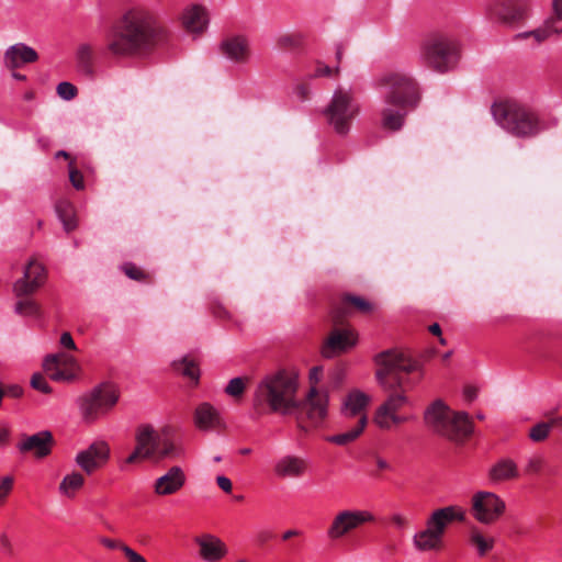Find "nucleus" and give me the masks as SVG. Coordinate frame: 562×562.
Listing matches in <instances>:
<instances>
[{
	"label": "nucleus",
	"instance_id": "nucleus-54",
	"mask_svg": "<svg viewBox=\"0 0 562 562\" xmlns=\"http://www.w3.org/2000/svg\"><path fill=\"white\" fill-rule=\"evenodd\" d=\"M4 391V395H8L13 398H19L23 395V389L18 384H11L7 386Z\"/></svg>",
	"mask_w": 562,
	"mask_h": 562
},
{
	"label": "nucleus",
	"instance_id": "nucleus-39",
	"mask_svg": "<svg viewBox=\"0 0 562 562\" xmlns=\"http://www.w3.org/2000/svg\"><path fill=\"white\" fill-rule=\"evenodd\" d=\"M156 453L161 458L176 459L183 456V449L180 443L167 438L161 441L158 440V449Z\"/></svg>",
	"mask_w": 562,
	"mask_h": 562
},
{
	"label": "nucleus",
	"instance_id": "nucleus-12",
	"mask_svg": "<svg viewBox=\"0 0 562 562\" xmlns=\"http://www.w3.org/2000/svg\"><path fill=\"white\" fill-rule=\"evenodd\" d=\"M505 510V501L493 492L479 491L471 498L472 516L482 525L494 524L503 516Z\"/></svg>",
	"mask_w": 562,
	"mask_h": 562
},
{
	"label": "nucleus",
	"instance_id": "nucleus-36",
	"mask_svg": "<svg viewBox=\"0 0 562 562\" xmlns=\"http://www.w3.org/2000/svg\"><path fill=\"white\" fill-rule=\"evenodd\" d=\"M560 425H562V416L553 417L547 423H538L530 428L529 438L533 442H541L549 437L552 427Z\"/></svg>",
	"mask_w": 562,
	"mask_h": 562
},
{
	"label": "nucleus",
	"instance_id": "nucleus-30",
	"mask_svg": "<svg viewBox=\"0 0 562 562\" xmlns=\"http://www.w3.org/2000/svg\"><path fill=\"white\" fill-rule=\"evenodd\" d=\"M495 538L488 536L477 526H471L468 532V543L479 557H485L495 546Z\"/></svg>",
	"mask_w": 562,
	"mask_h": 562
},
{
	"label": "nucleus",
	"instance_id": "nucleus-48",
	"mask_svg": "<svg viewBox=\"0 0 562 562\" xmlns=\"http://www.w3.org/2000/svg\"><path fill=\"white\" fill-rule=\"evenodd\" d=\"M69 180L77 190L83 189L85 182L82 173L77 169L72 168L71 166L69 169Z\"/></svg>",
	"mask_w": 562,
	"mask_h": 562
},
{
	"label": "nucleus",
	"instance_id": "nucleus-24",
	"mask_svg": "<svg viewBox=\"0 0 562 562\" xmlns=\"http://www.w3.org/2000/svg\"><path fill=\"white\" fill-rule=\"evenodd\" d=\"M187 476L179 465L171 467L165 474L157 477L154 483V492L158 496H168L179 492L186 484Z\"/></svg>",
	"mask_w": 562,
	"mask_h": 562
},
{
	"label": "nucleus",
	"instance_id": "nucleus-42",
	"mask_svg": "<svg viewBox=\"0 0 562 562\" xmlns=\"http://www.w3.org/2000/svg\"><path fill=\"white\" fill-rule=\"evenodd\" d=\"M546 464V459L542 454H532L526 460L525 472L527 474H539Z\"/></svg>",
	"mask_w": 562,
	"mask_h": 562
},
{
	"label": "nucleus",
	"instance_id": "nucleus-25",
	"mask_svg": "<svg viewBox=\"0 0 562 562\" xmlns=\"http://www.w3.org/2000/svg\"><path fill=\"white\" fill-rule=\"evenodd\" d=\"M193 422L195 427L202 431L217 430L225 426L220 411L207 402L200 403L195 407Z\"/></svg>",
	"mask_w": 562,
	"mask_h": 562
},
{
	"label": "nucleus",
	"instance_id": "nucleus-45",
	"mask_svg": "<svg viewBox=\"0 0 562 562\" xmlns=\"http://www.w3.org/2000/svg\"><path fill=\"white\" fill-rule=\"evenodd\" d=\"M31 386L44 394L52 392V387L41 373H34L31 378Z\"/></svg>",
	"mask_w": 562,
	"mask_h": 562
},
{
	"label": "nucleus",
	"instance_id": "nucleus-27",
	"mask_svg": "<svg viewBox=\"0 0 562 562\" xmlns=\"http://www.w3.org/2000/svg\"><path fill=\"white\" fill-rule=\"evenodd\" d=\"M371 402L370 395L360 390L350 391L341 402V414L346 418L367 416L366 409Z\"/></svg>",
	"mask_w": 562,
	"mask_h": 562
},
{
	"label": "nucleus",
	"instance_id": "nucleus-63",
	"mask_svg": "<svg viewBox=\"0 0 562 562\" xmlns=\"http://www.w3.org/2000/svg\"><path fill=\"white\" fill-rule=\"evenodd\" d=\"M336 58H337L338 61H340L341 58H342V47L340 45L337 46Z\"/></svg>",
	"mask_w": 562,
	"mask_h": 562
},
{
	"label": "nucleus",
	"instance_id": "nucleus-47",
	"mask_svg": "<svg viewBox=\"0 0 562 562\" xmlns=\"http://www.w3.org/2000/svg\"><path fill=\"white\" fill-rule=\"evenodd\" d=\"M13 487V477L12 476H4L1 479L0 482V503H2L7 496L11 493Z\"/></svg>",
	"mask_w": 562,
	"mask_h": 562
},
{
	"label": "nucleus",
	"instance_id": "nucleus-11",
	"mask_svg": "<svg viewBox=\"0 0 562 562\" xmlns=\"http://www.w3.org/2000/svg\"><path fill=\"white\" fill-rule=\"evenodd\" d=\"M408 403V397L402 393H392L375 409L373 415L374 425L381 430H392L393 428L413 419L412 415L401 414L400 411Z\"/></svg>",
	"mask_w": 562,
	"mask_h": 562
},
{
	"label": "nucleus",
	"instance_id": "nucleus-1",
	"mask_svg": "<svg viewBox=\"0 0 562 562\" xmlns=\"http://www.w3.org/2000/svg\"><path fill=\"white\" fill-rule=\"evenodd\" d=\"M159 34L155 15L145 8L133 7L112 25L106 49L115 57H131L148 49Z\"/></svg>",
	"mask_w": 562,
	"mask_h": 562
},
{
	"label": "nucleus",
	"instance_id": "nucleus-56",
	"mask_svg": "<svg viewBox=\"0 0 562 562\" xmlns=\"http://www.w3.org/2000/svg\"><path fill=\"white\" fill-rule=\"evenodd\" d=\"M463 396L468 402H472L477 396V387L474 385H467L463 390Z\"/></svg>",
	"mask_w": 562,
	"mask_h": 562
},
{
	"label": "nucleus",
	"instance_id": "nucleus-64",
	"mask_svg": "<svg viewBox=\"0 0 562 562\" xmlns=\"http://www.w3.org/2000/svg\"><path fill=\"white\" fill-rule=\"evenodd\" d=\"M269 539V533L268 532H262L258 536V540L262 543L265 542L266 540Z\"/></svg>",
	"mask_w": 562,
	"mask_h": 562
},
{
	"label": "nucleus",
	"instance_id": "nucleus-29",
	"mask_svg": "<svg viewBox=\"0 0 562 562\" xmlns=\"http://www.w3.org/2000/svg\"><path fill=\"white\" fill-rule=\"evenodd\" d=\"M4 57L10 67L18 68L23 64L34 63L38 55L34 48L24 43H18L5 50Z\"/></svg>",
	"mask_w": 562,
	"mask_h": 562
},
{
	"label": "nucleus",
	"instance_id": "nucleus-26",
	"mask_svg": "<svg viewBox=\"0 0 562 562\" xmlns=\"http://www.w3.org/2000/svg\"><path fill=\"white\" fill-rule=\"evenodd\" d=\"M220 50L224 57L235 64H246L250 58V44L243 35L225 38L221 43Z\"/></svg>",
	"mask_w": 562,
	"mask_h": 562
},
{
	"label": "nucleus",
	"instance_id": "nucleus-31",
	"mask_svg": "<svg viewBox=\"0 0 562 562\" xmlns=\"http://www.w3.org/2000/svg\"><path fill=\"white\" fill-rule=\"evenodd\" d=\"M519 476L517 463L509 458L498 460L488 471V477L493 482L515 480Z\"/></svg>",
	"mask_w": 562,
	"mask_h": 562
},
{
	"label": "nucleus",
	"instance_id": "nucleus-32",
	"mask_svg": "<svg viewBox=\"0 0 562 562\" xmlns=\"http://www.w3.org/2000/svg\"><path fill=\"white\" fill-rule=\"evenodd\" d=\"M367 424L368 417L361 416L360 419L357 420L356 425L350 429L337 435L328 436L326 437V440L338 446H347L359 438V436L363 432Z\"/></svg>",
	"mask_w": 562,
	"mask_h": 562
},
{
	"label": "nucleus",
	"instance_id": "nucleus-35",
	"mask_svg": "<svg viewBox=\"0 0 562 562\" xmlns=\"http://www.w3.org/2000/svg\"><path fill=\"white\" fill-rule=\"evenodd\" d=\"M99 541L108 549L121 550L130 562H147L142 554L120 540L101 537Z\"/></svg>",
	"mask_w": 562,
	"mask_h": 562
},
{
	"label": "nucleus",
	"instance_id": "nucleus-38",
	"mask_svg": "<svg viewBox=\"0 0 562 562\" xmlns=\"http://www.w3.org/2000/svg\"><path fill=\"white\" fill-rule=\"evenodd\" d=\"M56 213L66 232H71L77 227V220L74 215V206L71 203L60 201L56 204Z\"/></svg>",
	"mask_w": 562,
	"mask_h": 562
},
{
	"label": "nucleus",
	"instance_id": "nucleus-17",
	"mask_svg": "<svg viewBox=\"0 0 562 562\" xmlns=\"http://www.w3.org/2000/svg\"><path fill=\"white\" fill-rule=\"evenodd\" d=\"M46 280L45 268L36 260H31L23 270V276L13 283V293L18 297L31 295Z\"/></svg>",
	"mask_w": 562,
	"mask_h": 562
},
{
	"label": "nucleus",
	"instance_id": "nucleus-62",
	"mask_svg": "<svg viewBox=\"0 0 562 562\" xmlns=\"http://www.w3.org/2000/svg\"><path fill=\"white\" fill-rule=\"evenodd\" d=\"M429 331L434 335L439 336L441 334V328H440L439 324L435 323L429 326Z\"/></svg>",
	"mask_w": 562,
	"mask_h": 562
},
{
	"label": "nucleus",
	"instance_id": "nucleus-13",
	"mask_svg": "<svg viewBox=\"0 0 562 562\" xmlns=\"http://www.w3.org/2000/svg\"><path fill=\"white\" fill-rule=\"evenodd\" d=\"M374 515L366 509H344L338 512L327 528L330 540H339L364 524L373 522Z\"/></svg>",
	"mask_w": 562,
	"mask_h": 562
},
{
	"label": "nucleus",
	"instance_id": "nucleus-41",
	"mask_svg": "<svg viewBox=\"0 0 562 562\" xmlns=\"http://www.w3.org/2000/svg\"><path fill=\"white\" fill-rule=\"evenodd\" d=\"M552 33H553V31L550 27L543 26V27L536 29L533 31L518 33V34H516L515 37L517 40H524L529 36H532L537 43H542L546 40H548L552 35Z\"/></svg>",
	"mask_w": 562,
	"mask_h": 562
},
{
	"label": "nucleus",
	"instance_id": "nucleus-55",
	"mask_svg": "<svg viewBox=\"0 0 562 562\" xmlns=\"http://www.w3.org/2000/svg\"><path fill=\"white\" fill-rule=\"evenodd\" d=\"M391 520L394 524V526H396L400 529L405 528L408 522L406 517L400 513H394L391 517Z\"/></svg>",
	"mask_w": 562,
	"mask_h": 562
},
{
	"label": "nucleus",
	"instance_id": "nucleus-28",
	"mask_svg": "<svg viewBox=\"0 0 562 562\" xmlns=\"http://www.w3.org/2000/svg\"><path fill=\"white\" fill-rule=\"evenodd\" d=\"M183 27L190 33H202L209 24L207 11L203 5H188L181 16Z\"/></svg>",
	"mask_w": 562,
	"mask_h": 562
},
{
	"label": "nucleus",
	"instance_id": "nucleus-2",
	"mask_svg": "<svg viewBox=\"0 0 562 562\" xmlns=\"http://www.w3.org/2000/svg\"><path fill=\"white\" fill-rule=\"evenodd\" d=\"M378 86L385 89L384 105L381 112L383 127L397 131L404 124L408 109L419 100L415 80L401 71H389L378 79Z\"/></svg>",
	"mask_w": 562,
	"mask_h": 562
},
{
	"label": "nucleus",
	"instance_id": "nucleus-4",
	"mask_svg": "<svg viewBox=\"0 0 562 562\" xmlns=\"http://www.w3.org/2000/svg\"><path fill=\"white\" fill-rule=\"evenodd\" d=\"M465 510L458 505L435 509L426 520V527L413 536V546L419 552H438L443 547L447 527L453 521H464Z\"/></svg>",
	"mask_w": 562,
	"mask_h": 562
},
{
	"label": "nucleus",
	"instance_id": "nucleus-34",
	"mask_svg": "<svg viewBox=\"0 0 562 562\" xmlns=\"http://www.w3.org/2000/svg\"><path fill=\"white\" fill-rule=\"evenodd\" d=\"M83 484V475L77 471H72L63 477L59 483L58 491L63 496L74 498Z\"/></svg>",
	"mask_w": 562,
	"mask_h": 562
},
{
	"label": "nucleus",
	"instance_id": "nucleus-23",
	"mask_svg": "<svg viewBox=\"0 0 562 562\" xmlns=\"http://www.w3.org/2000/svg\"><path fill=\"white\" fill-rule=\"evenodd\" d=\"M53 443L52 432L49 430H41L33 435L22 436L16 447L22 453L31 452L36 458L42 459L50 453Z\"/></svg>",
	"mask_w": 562,
	"mask_h": 562
},
{
	"label": "nucleus",
	"instance_id": "nucleus-16",
	"mask_svg": "<svg viewBox=\"0 0 562 562\" xmlns=\"http://www.w3.org/2000/svg\"><path fill=\"white\" fill-rule=\"evenodd\" d=\"M43 368L54 381H71L76 376L78 363L74 356L58 352L48 355L43 362Z\"/></svg>",
	"mask_w": 562,
	"mask_h": 562
},
{
	"label": "nucleus",
	"instance_id": "nucleus-22",
	"mask_svg": "<svg viewBox=\"0 0 562 562\" xmlns=\"http://www.w3.org/2000/svg\"><path fill=\"white\" fill-rule=\"evenodd\" d=\"M529 10L527 0H508L496 2L490 8V15L497 21L512 24L522 20Z\"/></svg>",
	"mask_w": 562,
	"mask_h": 562
},
{
	"label": "nucleus",
	"instance_id": "nucleus-5",
	"mask_svg": "<svg viewBox=\"0 0 562 562\" xmlns=\"http://www.w3.org/2000/svg\"><path fill=\"white\" fill-rule=\"evenodd\" d=\"M424 420L434 432L454 441L463 440L473 430L467 413L452 412L441 400H436L427 407Z\"/></svg>",
	"mask_w": 562,
	"mask_h": 562
},
{
	"label": "nucleus",
	"instance_id": "nucleus-60",
	"mask_svg": "<svg viewBox=\"0 0 562 562\" xmlns=\"http://www.w3.org/2000/svg\"><path fill=\"white\" fill-rule=\"evenodd\" d=\"M301 532L296 529H290V530H286L283 535H282V539L283 540H288L292 537H295V536H299Z\"/></svg>",
	"mask_w": 562,
	"mask_h": 562
},
{
	"label": "nucleus",
	"instance_id": "nucleus-37",
	"mask_svg": "<svg viewBox=\"0 0 562 562\" xmlns=\"http://www.w3.org/2000/svg\"><path fill=\"white\" fill-rule=\"evenodd\" d=\"M93 47L81 43L76 50V61L79 70L86 75L92 74Z\"/></svg>",
	"mask_w": 562,
	"mask_h": 562
},
{
	"label": "nucleus",
	"instance_id": "nucleus-8",
	"mask_svg": "<svg viewBox=\"0 0 562 562\" xmlns=\"http://www.w3.org/2000/svg\"><path fill=\"white\" fill-rule=\"evenodd\" d=\"M374 361L379 369L375 378L379 385L386 392L401 389L403 385L402 372H412L417 369V363L404 353L395 350H386L375 356Z\"/></svg>",
	"mask_w": 562,
	"mask_h": 562
},
{
	"label": "nucleus",
	"instance_id": "nucleus-3",
	"mask_svg": "<svg viewBox=\"0 0 562 562\" xmlns=\"http://www.w3.org/2000/svg\"><path fill=\"white\" fill-rule=\"evenodd\" d=\"M296 391L294 374L285 370L268 374L256 387L254 407L259 414H292L297 408Z\"/></svg>",
	"mask_w": 562,
	"mask_h": 562
},
{
	"label": "nucleus",
	"instance_id": "nucleus-53",
	"mask_svg": "<svg viewBox=\"0 0 562 562\" xmlns=\"http://www.w3.org/2000/svg\"><path fill=\"white\" fill-rule=\"evenodd\" d=\"M216 484L225 493H231L233 490L232 481L225 475H218L216 477Z\"/></svg>",
	"mask_w": 562,
	"mask_h": 562
},
{
	"label": "nucleus",
	"instance_id": "nucleus-33",
	"mask_svg": "<svg viewBox=\"0 0 562 562\" xmlns=\"http://www.w3.org/2000/svg\"><path fill=\"white\" fill-rule=\"evenodd\" d=\"M349 306L364 314L370 313L373 310V305L366 299L356 295H346L342 299L341 306L336 310L335 318L338 319L348 315L351 312Z\"/></svg>",
	"mask_w": 562,
	"mask_h": 562
},
{
	"label": "nucleus",
	"instance_id": "nucleus-59",
	"mask_svg": "<svg viewBox=\"0 0 562 562\" xmlns=\"http://www.w3.org/2000/svg\"><path fill=\"white\" fill-rule=\"evenodd\" d=\"M10 431L5 427H0V446L7 445L9 440Z\"/></svg>",
	"mask_w": 562,
	"mask_h": 562
},
{
	"label": "nucleus",
	"instance_id": "nucleus-50",
	"mask_svg": "<svg viewBox=\"0 0 562 562\" xmlns=\"http://www.w3.org/2000/svg\"><path fill=\"white\" fill-rule=\"evenodd\" d=\"M300 37L291 34H283L278 37V44L282 47L294 46L299 44Z\"/></svg>",
	"mask_w": 562,
	"mask_h": 562
},
{
	"label": "nucleus",
	"instance_id": "nucleus-15",
	"mask_svg": "<svg viewBox=\"0 0 562 562\" xmlns=\"http://www.w3.org/2000/svg\"><path fill=\"white\" fill-rule=\"evenodd\" d=\"M110 459V447L103 441H94L80 450L75 458L76 464L88 475L102 468Z\"/></svg>",
	"mask_w": 562,
	"mask_h": 562
},
{
	"label": "nucleus",
	"instance_id": "nucleus-44",
	"mask_svg": "<svg viewBox=\"0 0 562 562\" xmlns=\"http://www.w3.org/2000/svg\"><path fill=\"white\" fill-rule=\"evenodd\" d=\"M57 94L61 99L69 101L77 95V88L68 81H63L57 86Z\"/></svg>",
	"mask_w": 562,
	"mask_h": 562
},
{
	"label": "nucleus",
	"instance_id": "nucleus-6",
	"mask_svg": "<svg viewBox=\"0 0 562 562\" xmlns=\"http://www.w3.org/2000/svg\"><path fill=\"white\" fill-rule=\"evenodd\" d=\"M491 110L495 123L517 137H532L542 130L537 115L516 101L495 102Z\"/></svg>",
	"mask_w": 562,
	"mask_h": 562
},
{
	"label": "nucleus",
	"instance_id": "nucleus-20",
	"mask_svg": "<svg viewBox=\"0 0 562 562\" xmlns=\"http://www.w3.org/2000/svg\"><path fill=\"white\" fill-rule=\"evenodd\" d=\"M357 335L350 328L335 329L330 333L322 347L323 357L330 359L353 348Z\"/></svg>",
	"mask_w": 562,
	"mask_h": 562
},
{
	"label": "nucleus",
	"instance_id": "nucleus-52",
	"mask_svg": "<svg viewBox=\"0 0 562 562\" xmlns=\"http://www.w3.org/2000/svg\"><path fill=\"white\" fill-rule=\"evenodd\" d=\"M333 71H334L333 68H330L329 66L322 64V63H317L312 77L316 78V77L331 76Z\"/></svg>",
	"mask_w": 562,
	"mask_h": 562
},
{
	"label": "nucleus",
	"instance_id": "nucleus-61",
	"mask_svg": "<svg viewBox=\"0 0 562 562\" xmlns=\"http://www.w3.org/2000/svg\"><path fill=\"white\" fill-rule=\"evenodd\" d=\"M376 465H378V468H379V469H381V470H386V469H389V467H390V465H389V463H387V461H386V460H384V459H382V458H378V459H376Z\"/></svg>",
	"mask_w": 562,
	"mask_h": 562
},
{
	"label": "nucleus",
	"instance_id": "nucleus-40",
	"mask_svg": "<svg viewBox=\"0 0 562 562\" xmlns=\"http://www.w3.org/2000/svg\"><path fill=\"white\" fill-rule=\"evenodd\" d=\"M14 312L22 316L36 317L40 315V306L34 300L21 299L14 305Z\"/></svg>",
	"mask_w": 562,
	"mask_h": 562
},
{
	"label": "nucleus",
	"instance_id": "nucleus-57",
	"mask_svg": "<svg viewBox=\"0 0 562 562\" xmlns=\"http://www.w3.org/2000/svg\"><path fill=\"white\" fill-rule=\"evenodd\" d=\"M323 368L322 367H313L310 370V381L313 384H317L322 378Z\"/></svg>",
	"mask_w": 562,
	"mask_h": 562
},
{
	"label": "nucleus",
	"instance_id": "nucleus-14",
	"mask_svg": "<svg viewBox=\"0 0 562 562\" xmlns=\"http://www.w3.org/2000/svg\"><path fill=\"white\" fill-rule=\"evenodd\" d=\"M134 450L120 463L122 471H127L132 464L151 458L158 449V436L151 425H140L135 434Z\"/></svg>",
	"mask_w": 562,
	"mask_h": 562
},
{
	"label": "nucleus",
	"instance_id": "nucleus-10",
	"mask_svg": "<svg viewBox=\"0 0 562 562\" xmlns=\"http://www.w3.org/2000/svg\"><path fill=\"white\" fill-rule=\"evenodd\" d=\"M117 389L108 383L93 387L78 398L80 413L86 422H94L109 413L119 401Z\"/></svg>",
	"mask_w": 562,
	"mask_h": 562
},
{
	"label": "nucleus",
	"instance_id": "nucleus-58",
	"mask_svg": "<svg viewBox=\"0 0 562 562\" xmlns=\"http://www.w3.org/2000/svg\"><path fill=\"white\" fill-rule=\"evenodd\" d=\"M552 11L557 21H562V0L552 1Z\"/></svg>",
	"mask_w": 562,
	"mask_h": 562
},
{
	"label": "nucleus",
	"instance_id": "nucleus-9",
	"mask_svg": "<svg viewBox=\"0 0 562 562\" xmlns=\"http://www.w3.org/2000/svg\"><path fill=\"white\" fill-rule=\"evenodd\" d=\"M422 59L438 72L453 69L460 58L458 41L448 36H434L424 42L420 49Z\"/></svg>",
	"mask_w": 562,
	"mask_h": 562
},
{
	"label": "nucleus",
	"instance_id": "nucleus-46",
	"mask_svg": "<svg viewBox=\"0 0 562 562\" xmlns=\"http://www.w3.org/2000/svg\"><path fill=\"white\" fill-rule=\"evenodd\" d=\"M179 370L184 376H188L192 381L196 382L199 380L200 373L194 362L184 359L182 362V367L179 368Z\"/></svg>",
	"mask_w": 562,
	"mask_h": 562
},
{
	"label": "nucleus",
	"instance_id": "nucleus-51",
	"mask_svg": "<svg viewBox=\"0 0 562 562\" xmlns=\"http://www.w3.org/2000/svg\"><path fill=\"white\" fill-rule=\"evenodd\" d=\"M59 344L61 347L68 349V350H76L77 349V346L72 339V336L70 335V333L68 331H65L61 334L60 336V339H59Z\"/></svg>",
	"mask_w": 562,
	"mask_h": 562
},
{
	"label": "nucleus",
	"instance_id": "nucleus-19",
	"mask_svg": "<svg viewBox=\"0 0 562 562\" xmlns=\"http://www.w3.org/2000/svg\"><path fill=\"white\" fill-rule=\"evenodd\" d=\"M327 414V398L325 395L316 394L313 386L311 389L310 397L303 407L300 409L299 419L301 427L307 429L310 426L319 424Z\"/></svg>",
	"mask_w": 562,
	"mask_h": 562
},
{
	"label": "nucleus",
	"instance_id": "nucleus-21",
	"mask_svg": "<svg viewBox=\"0 0 562 562\" xmlns=\"http://www.w3.org/2000/svg\"><path fill=\"white\" fill-rule=\"evenodd\" d=\"M308 468L306 458L286 453L278 458L273 465V473L278 479H300L305 475Z\"/></svg>",
	"mask_w": 562,
	"mask_h": 562
},
{
	"label": "nucleus",
	"instance_id": "nucleus-18",
	"mask_svg": "<svg viewBox=\"0 0 562 562\" xmlns=\"http://www.w3.org/2000/svg\"><path fill=\"white\" fill-rule=\"evenodd\" d=\"M196 554L203 562H221L228 554V547L216 535L203 532L193 539Z\"/></svg>",
	"mask_w": 562,
	"mask_h": 562
},
{
	"label": "nucleus",
	"instance_id": "nucleus-7",
	"mask_svg": "<svg viewBox=\"0 0 562 562\" xmlns=\"http://www.w3.org/2000/svg\"><path fill=\"white\" fill-rule=\"evenodd\" d=\"M359 103L351 89L339 87L324 109L323 114L327 123L339 135H347L352 120L358 115Z\"/></svg>",
	"mask_w": 562,
	"mask_h": 562
},
{
	"label": "nucleus",
	"instance_id": "nucleus-49",
	"mask_svg": "<svg viewBox=\"0 0 562 562\" xmlns=\"http://www.w3.org/2000/svg\"><path fill=\"white\" fill-rule=\"evenodd\" d=\"M125 274L133 280H140L144 277L143 271L133 263L124 265Z\"/></svg>",
	"mask_w": 562,
	"mask_h": 562
},
{
	"label": "nucleus",
	"instance_id": "nucleus-43",
	"mask_svg": "<svg viewBox=\"0 0 562 562\" xmlns=\"http://www.w3.org/2000/svg\"><path fill=\"white\" fill-rule=\"evenodd\" d=\"M226 394L233 397L241 396L245 392V381L244 379L237 376L232 379L227 386L225 387Z\"/></svg>",
	"mask_w": 562,
	"mask_h": 562
}]
</instances>
